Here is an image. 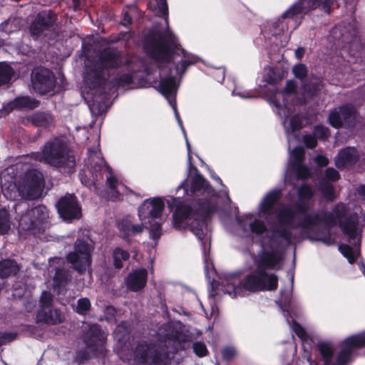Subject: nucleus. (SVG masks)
Wrapping results in <instances>:
<instances>
[{
  "label": "nucleus",
  "instance_id": "33",
  "mask_svg": "<svg viewBox=\"0 0 365 365\" xmlns=\"http://www.w3.org/2000/svg\"><path fill=\"white\" fill-rule=\"evenodd\" d=\"M341 253L348 259L349 262L352 264L359 256V249H352L347 245H341L339 247Z\"/></svg>",
  "mask_w": 365,
  "mask_h": 365
},
{
  "label": "nucleus",
  "instance_id": "25",
  "mask_svg": "<svg viewBox=\"0 0 365 365\" xmlns=\"http://www.w3.org/2000/svg\"><path fill=\"white\" fill-rule=\"evenodd\" d=\"M279 190H274L267 193L259 205L258 210L259 217H266L269 215L272 212L274 205L279 200Z\"/></svg>",
  "mask_w": 365,
  "mask_h": 365
},
{
  "label": "nucleus",
  "instance_id": "64",
  "mask_svg": "<svg viewBox=\"0 0 365 365\" xmlns=\"http://www.w3.org/2000/svg\"><path fill=\"white\" fill-rule=\"evenodd\" d=\"M304 102V100H303V101H299V103H303Z\"/></svg>",
  "mask_w": 365,
  "mask_h": 365
},
{
  "label": "nucleus",
  "instance_id": "8",
  "mask_svg": "<svg viewBox=\"0 0 365 365\" xmlns=\"http://www.w3.org/2000/svg\"><path fill=\"white\" fill-rule=\"evenodd\" d=\"M165 75H166V69L165 68H161L160 71V83L158 86V91L165 97V98L168 100L169 104L173 108L175 117H176V118H177V120L184 133V135H185V140H186V145H187V160H188V164H189V167H190V173L192 169H193V170H196V169H195V168H193L192 165L191 155H190V145L187 139L186 134L182 128V123L180 121V116L178 113L177 108H176V102H175V93L177 91V85H176L175 76L172 72L170 73V75H169L168 76H165Z\"/></svg>",
  "mask_w": 365,
  "mask_h": 365
},
{
  "label": "nucleus",
  "instance_id": "46",
  "mask_svg": "<svg viewBox=\"0 0 365 365\" xmlns=\"http://www.w3.org/2000/svg\"><path fill=\"white\" fill-rule=\"evenodd\" d=\"M325 177L329 180L336 181L339 178V174L334 168H327L325 171Z\"/></svg>",
  "mask_w": 365,
  "mask_h": 365
},
{
  "label": "nucleus",
  "instance_id": "49",
  "mask_svg": "<svg viewBox=\"0 0 365 365\" xmlns=\"http://www.w3.org/2000/svg\"><path fill=\"white\" fill-rule=\"evenodd\" d=\"M16 337V334L14 333H7L4 334L1 336H0V346L2 344L9 342L14 339Z\"/></svg>",
  "mask_w": 365,
  "mask_h": 365
},
{
  "label": "nucleus",
  "instance_id": "59",
  "mask_svg": "<svg viewBox=\"0 0 365 365\" xmlns=\"http://www.w3.org/2000/svg\"><path fill=\"white\" fill-rule=\"evenodd\" d=\"M212 178H215L216 180L219 181L220 183L222 182V181L219 177H215L214 175H212Z\"/></svg>",
  "mask_w": 365,
  "mask_h": 365
},
{
  "label": "nucleus",
  "instance_id": "41",
  "mask_svg": "<svg viewBox=\"0 0 365 365\" xmlns=\"http://www.w3.org/2000/svg\"><path fill=\"white\" fill-rule=\"evenodd\" d=\"M126 334H128V329L124 323L118 325L113 333L114 337L119 341L123 339V336Z\"/></svg>",
  "mask_w": 365,
  "mask_h": 365
},
{
  "label": "nucleus",
  "instance_id": "14",
  "mask_svg": "<svg viewBox=\"0 0 365 365\" xmlns=\"http://www.w3.org/2000/svg\"><path fill=\"white\" fill-rule=\"evenodd\" d=\"M52 296L48 292H43L41 297V307L36 315L37 322L48 324H56L63 320V316L51 306Z\"/></svg>",
  "mask_w": 365,
  "mask_h": 365
},
{
  "label": "nucleus",
  "instance_id": "53",
  "mask_svg": "<svg viewBox=\"0 0 365 365\" xmlns=\"http://www.w3.org/2000/svg\"><path fill=\"white\" fill-rule=\"evenodd\" d=\"M304 54V49L298 48L295 51V56L298 59H301Z\"/></svg>",
  "mask_w": 365,
  "mask_h": 365
},
{
  "label": "nucleus",
  "instance_id": "61",
  "mask_svg": "<svg viewBox=\"0 0 365 365\" xmlns=\"http://www.w3.org/2000/svg\"><path fill=\"white\" fill-rule=\"evenodd\" d=\"M54 289H57V290L58 291V290H59V289H60V288H59V285L56 284V285H55V287H54Z\"/></svg>",
  "mask_w": 365,
  "mask_h": 365
},
{
  "label": "nucleus",
  "instance_id": "29",
  "mask_svg": "<svg viewBox=\"0 0 365 365\" xmlns=\"http://www.w3.org/2000/svg\"><path fill=\"white\" fill-rule=\"evenodd\" d=\"M19 270L18 264L12 260L0 262V278L4 279L11 274H15Z\"/></svg>",
  "mask_w": 365,
  "mask_h": 365
},
{
  "label": "nucleus",
  "instance_id": "32",
  "mask_svg": "<svg viewBox=\"0 0 365 365\" xmlns=\"http://www.w3.org/2000/svg\"><path fill=\"white\" fill-rule=\"evenodd\" d=\"M113 257L115 267L120 269L123 267V261L128 260L130 257V254L120 247H116L113 250Z\"/></svg>",
  "mask_w": 365,
  "mask_h": 365
},
{
  "label": "nucleus",
  "instance_id": "18",
  "mask_svg": "<svg viewBox=\"0 0 365 365\" xmlns=\"http://www.w3.org/2000/svg\"><path fill=\"white\" fill-rule=\"evenodd\" d=\"M57 209L64 220L70 221L81 216V208L73 195H66L61 198L57 203Z\"/></svg>",
  "mask_w": 365,
  "mask_h": 365
},
{
  "label": "nucleus",
  "instance_id": "24",
  "mask_svg": "<svg viewBox=\"0 0 365 365\" xmlns=\"http://www.w3.org/2000/svg\"><path fill=\"white\" fill-rule=\"evenodd\" d=\"M153 348L149 347L147 344L138 345L134 351V360L140 363H153L155 365H160L159 361L161 357L158 354L153 355Z\"/></svg>",
  "mask_w": 365,
  "mask_h": 365
},
{
  "label": "nucleus",
  "instance_id": "47",
  "mask_svg": "<svg viewBox=\"0 0 365 365\" xmlns=\"http://www.w3.org/2000/svg\"><path fill=\"white\" fill-rule=\"evenodd\" d=\"M236 350L233 347L225 348L222 351V357L226 360H230L236 355Z\"/></svg>",
  "mask_w": 365,
  "mask_h": 365
},
{
  "label": "nucleus",
  "instance_id": "58",
  "mask_svg": "<svg viewBox=\"0 0 365 365\" xmlns=\"http://www.w3.org/2000/svg\"><path fill=\"white\" fill-rule=\"evenodd\" d=\"M120 357H121L123 360H128V361H130V359H129V358H125V357H124L121 353H120Z\"/></svg>",
  "mask_w": 365,
  "mask_h": 365
},
{
  "label": "nucleus",
  "instance_id": "1",
  "mask_svg": "<svg viewBox=\"0 0 365 365\" xmlns=\"http://www.w3.org/2000/svg\"><path fill=\"white\" fill-rule=\"evenodd\" d=\"M312 196V189L307 185H302L299 190L297 205L294 208L283 206L279 210L277 223L272 228L274 236L290 242L292 237L298 233L308 234L315 227L324 222L329 225H339L350 240H356L359 244L357 211L351 212L349 206L346 208L343 203H339L331 213L323 217L318 215H308L306 212L308 207L304 202Z\"/></svg>",
  "mask_w": 365,
  "mask_h": 365
},
{
  "label": "nucleus",
  "instance_id": "34",
  "mask_svg": "<svg viewBox=\"0 0 365 365\" xmlns=\"http://www.w3.org/2000/svg\"><path fill=\"white\" fill-rule=\"evenodd\" d=\"M36 225L32 215H30V210L23 214L19 219V228L22 230H31L35 228Z\"/></svg>",
  "mask_w": 365,
  "mask_h": 365
},
{
  "label": "nucleus",
  "instance_id": "20",
  "mask_svg": "<svg viewBox=\"0 0 365 365\" xmlns=\"http://www.w3.org/2000/svg\"><path fill=\"white\" fill-rule=\"evenodd\" d=\"M107 334L96 325H91L85 337L86 346L93 351H102Z\"/></svg>",
  "mask_w": 365,
  "mask_h": 365
},
{
  "label": "nucleus",
  "instance_id": "12",
  "mask_svg": "<svg viewBox=\"0 0 365 365\" xmlns=\"http://www.w3.org/2000/svg\"><path fill=\"white\" fill-rule=\"evenodd\" d=\"M183 188L185 194L190 195L195 194L197 191L202 190V192L210 197V199L203 202L200 208V212H202L206 215H209L215 209L213 202L215 200L214 195V190L209 186L205 180L202 175L196 174L190 182L188 179H186L182 182L178 187V189Z\"/></svg>",
  "mask_w": 365,
  "mask_h": 365
},
{
  "label": "nucleus",
  "instance_id": "56",
  "mask_svg": "<svg viewBox=\"0 0 365 365\" xmlns=\"http://www.w3.org/2000/svg\"><path fill=\"white\" fill-rule=\"evenodd\" d=\"M232 276H233V275H232ZM230 277H231V276L228 277L225 279V282H222V284H223V289H222V290H223V292H224L225 293H226V292H225V285L227 284V279H228Z\"/></svg>",
  "mask_w": 365,
  "mask_h": 365
},
{
  "label": "nucleus",
  "instance_id": "22",
  "mask_svg": "<svg viewBox=\"0 0 365 365\" xmlns=\"http://www.w3.org/2000/svg\"><path fill=\"white\" fill-rule=\"evenodd\" d=\"M237 219L245 232L251 231L255 234L260 235L266 230L264 222L257 218L253 220V215L251 213L246 214L242 217H237Z\"/></svg>",
  "mask_w": 365,
  "mask_h": 365
},
{
  "label": "nucleus",
  "instance_id": "62",
  "mask_svg": "<svg viewBox=\"0 0 365 365\" xmlns=\"http://www.w3.org/2000/svg\"><path fill=\"white\" fill-rule=\"evenodd\" d=\"M317 89H319V85H318V84H317V85L315 86V87H314V91H316V90H317Z\"/></svg>",
  "mask_w": 365,
  "mask_h": 365
},
{
  "label": "nucleus",
  "instance_id": "35",
  "mask_svg": "<svg viewBox=\"0 0 365 365\" xmlns=\"http://www.w3.org/2000/svg\"><path fill=\"white\" fill-rule=\"evenodd\" d=\"M319 190L327 200L333 201L335 199L334 187L327 180H323L320 182Z\"/></svg>",
  "mask_w": 365,
  "mask_h": 365
},
{
  "label": "nucleus",
  "instance_id": "3",
  "mask_svg": "<svg viewBox=\"0 0 365 365\" xmlns=\"http://www.w3.org/2000/svg\"><path fill=\"white\" fill-rule=\"evenodd\" d=\"M283 255L279 250L264 251L259 255L257 268L248 274L244 281L238 275L230 277L225 292L232 297L245 296L247 292L274 290L277 287L278 279L268 270H279L282 267Z\"/></svg>",
  "mask_w": 365,
  "mask_h": 365
},
{
  "label": "nucleus",
  "instance_id": "60",
  "mask_svg": "<svg viewBox=\"0 0 365 365\" xmlns=\"http://www.w3.org/2000/svg\"><path fill=\"white\" fill-rule=\"evenodd\" d=\"M94 106H95V105H94V104H93L92 106H90V109H91V110L92 112H94Z\"/></svg>",
  "mask_w": 365,
  "mask_h": 365
},
{
  "label": "nucleus",
  "instance_id": "48",
  "mask_svg": "<svg viewBox=\"0 0 365 365\" xmlns=\"http://www.w3.org/2000/svg\"><path fill=\"white\" fill-rule=\"evenodd\" d=\"M304 141L308 148H312L317 145V140L314 136L310 135H304Z\"/></svg>",
  "mask_w": 365,
  "mask_h": 365
},
{
  "label": "nucleus",
  "instance_id": "5",
  "mask_svg": "<svg viewBox=\"0 0 365 365\" xmlns=\"http://www.w3.org/2000/svg\"><path fill=\"white\" fill-rule=\"evenodd\" d=\"M163 207V201L160 197L145 200L138 209V217L141 225H133L128 222L120 224V232L125 237L140 233L145 228L150 231L153 239L158 238L161 234L160 226L163 222L162 217Z\"/></svg>",
  "mask_w": 365,
  "mask_h": 365
},
{
  "label": "nucleus",
  "instance_id": "17",
  "mask_svg": "<svg viewBox=\"0 0 365 365\" xmlns=\"http://www.w3.org/2000/svg\"><path fill=\"white\" fill-rule=\"evenodd\" d=\"M356 113L353 107L342 106L334 109L329 114V120L334 128L354 125Z\"/></svg>",
  "mask_w": 365,
  "mask_h": 365
},
{
  "label": "nucleus",
  "instance_id": "43",
  "mask_svg": "<svg viewBox=\"0 0 365 365\" xmlns=\"http://www.w3.org/2000/svg\"><path fill=\"white\" fill-rule=\"evenodd\" d=\"M193 350L198 356H204L207 354V350L203 343L196 342L193 344Z\"/></svg>",
  "mask_w": 365,
  "mask_h": 365
},
{
  "label": "nucleus",
  "instance_id": "28",
  "mask_svg": "<svg viewBox=\"0 0 365 365\" xmlns=\"http://www.w3.org/2000/svg\"><path fill=\"white\" fill-rule=\"evenodd\" d=\"M30 215L36 227H38L48 217L47 208L44 205H38L30 210Z\"/></svg>",
  "mask_w": 365,
  "mask_h": 365
},
{
  "label": "nucleus",
  "instance_id": "39",
  "mask_svg": "<svg viewBox=\"0 0 365 365\" xmlns=\"http://www.w3.org/2000/svg\"><path fill=\"white\" fill-rule=\"evenodd\" d=\"M91 307L90 301L87 298H82L78 301L76 311L78 313L84 314Z\"/></svg>",
  "mask_w": 365,
  "mask_h": 365
},
{
  "label": "nucleus",
  "instance_id": "31",
  "mask_svg": "<svg viewBox=\"0 0 365 365\" xmlns=\"http://www.w3.org/2000/svg\"><path fill=\"white\" fill-rule=\"evenodd\" d=\"M38 105L37 101L31 99L28 97H21L16 98L14 102L11 103L9 106L10 107L9 111H11L14 107H26L29 108H34Z\"/></svg>",
  "mask_w": 365,
  "mask_h": 365
},
{
  "label": "nucleus",
  "instance_id": "38",
  "mask_svg": "<svg viewBox=\"0 0 365 365\" xmlns=\"http://www.w3.org/2000/svg\"><path fill=\"white\" fill-rule=\"evenodd\" d=\"M19 28V21L16 19H9L1 24V29L6 33H11Z\"/></svg>",
  "mask_w": 365,
  "mask_h": 365
},
{
  "label": "nucleus",
  "instance_id": "27",
  "mask_svg": "<svg viewBox=\"0 0 365 365\" xmlns=\"http://www.w3.org/2000/svg\"><path fill=\"white\" fill-rule=\"evenodd\" d=\"M34 125L38 128H46L53 123V117L48 113L40 112L32 114L28 118Z\"/></svg>",
  "mask_w": 365,
  "mask_h": 365
},
{
  "label": "nucleus",
  "instance_id": "45",
  "mask_svg": "<svg viewBox=\"0 0 365 365\" xmlns=\"http://www.w3.org/2000/svg\"><path fill=\"white\" fill-rule=\"evenodd\" d=\"M314 135L318 138L326 139L329 136L328 129L322 125L317 126L314 130Z\"/></svg>",
  "mask_w": 365,
  "mask_h": 365
},
{
  "label": "nucleus",
  "instance_id": "37",
  "mask_svg": "<svg viewBox=\"0 0 365 365\" xmlns=\"http://www.w3.org/2000/svg\"><path fill=\"white\" fill-rule=\"evenodd\" d=\"M11 228V221L8 211L5 208L0 210V234L7 232Z\"/></svg>",
  "mask_w": 365,
  "mask_h": 365
},
{
  "label": "nucleus",
  "instance_id": "44",
  "mask_svg": "<svg viewBox=\"0 0 365 365\" xmlns=\"http://www.w3.org/2000/svg\"><path fill=\"white\" fill-rule=\"evenodd\" d=\"M292 329L295 334L302 340L306 341L307 340V333L303 327H302L299 324H297L296 322L292 323Z\"/></svg>",
  "mask_w": 365,
  "mask_h": 365
},
{
  "label": "nucleus",
  "instance_id": "9",
  "mask_svg": "<svg viewBox=\"0 0 365 365\" xmlns=\"http://www.w3.org/2000/svg\"><path fill=\"white\" fill-rule=\"evenodd\" d=\"M89 162L91 168L97 170H104L108 173L107 183L110 190L111 197L117 199L120 195L127 193L128 188L121 182H119L113 174L111 169L108 166L101 156L98 146L94 149H88Z\"/></svg>",
  "mask_w": 365,
  "mask_h": 365
},
{
  "label": "nucleus",
  "instance_id": "4",
  "mask_svg": "<svg viewBox=\"0 0 365 365\" xmlns=\"http://www.w3.org/2000/svg\"><path fill=\"white\" fill-rule=\"evenodd\" d=\"M120 64L118 53L111 48L104 50L99 56L98 61L92 66H86L84 81L91 90L99 93H110L113 88L125 86L132 81L130 74H120L113 78L112 69Z\"/></svg>",
  "mask_w": 365,
  "mask_h": 365
},
{
  "label": "nucleus",
  "instance_id": "6",
  "mask_svg": "<svg viewBox=\"0 0 365 365\" xmlns=\"http://www.w3.org/2000/svg\"><path fill=\"white\" fill-rule=\"evenodd\" d=\"M296 88L294 81L289 80L287 82L283 91L275 92L269 99L270 103L275 106L277 114L284 118L282 124L287 136L289 149L291 148L294 140H299V137L294 133L302 128V121L299 117L291 115L293 113V104L289 102V101L294 100Z\"/></svg>",
  "mask_w": 365,
  "mask_h": 365
},
{
  "label": "nucleus",
  "instance_id": "51",
  "mask_svg": "<svg viewBox=\"0 0 365 365\" xmlns=\"http://www.w3.org/2000/svg\"><path fill=\"white\" fill-rule=\"evenodd\" d=\"M232 93H233V95L239 96L241 98H251V97H252V96L250 95L247 92H245V91L243 92V93L238 92L236 88L234 89V91H232Z\"/></svg>",
  "mask_w": 365,
  "mask_h": 365
},
{
  "label": "nucleus",
  "instance_id": "57",
  "mask_svg": "<svg viewBox=\"0 0 365 365\" xmlns=\"http://www.w3.org/2000/svg\"><path fill=\"white\" fill-rule=\"evenodd\" d=\"M309 365H318L317 363H316L315 361H312L310 359H309Z\"/></svg>",
  "mask_w": 365,
  "mask_h": 365
},
{
  "label": "nucleus",
  "instance_id": "19",
  "mask_svg": "<svg viewBox=\"0 0 365 365\" xmlns=\"http://www.w3.org/2000/svg\"><path fill=\"white\" fill-rule=\"evenodd\" d=\"M304 157V149L302 147H296L290 153L289 166L288 172L293 170L298 178H304L309 175V170L302 165Z\"/></svg>",
  "mask_w": 365,
  "mask_h": 365
},
{
  "label": "nucleus",
  "instance_id": "63",
  "mask_svg": "<svg viewBox=\"0 0 365 365\" xmlns=\"http://www.w3.org/2000/svg\"><path fill=\"white\" fill-rule=\"evenodd\" d=\"M304 91H307V86H306V87H304Z\"/></svg>",
  "mask_w": 365,
  "mask_h": 365
},
{
  "label": "nucleus",
  "instance_id": "30",
  "mask_svg": "<svg viewBox=\"0 0 365 365\" xmlns=\"http://www.w3.org/2000/svg\"><path fill=\"white\" fill-rule=\"evenodd\" d=\"M317 349L324 361V364L327 365L334 354L333 346L329 342H321L317 344Z\"/></svg>",
  "mask_w": 365,
  "mask_h": 365
},
{
  "label": "nucleus",
  "instance_id": "42",
  "mask_svg": "<svg viewBox=\"0 0 365 365\" xmlns=\"http://www.w3.org/2000/svg\"><path fill=\"white\" fill-rule=\"evenodd\" d=\"M293 73L297 78L302 79L307 76V67L303 64L296 65L293 68Z\"/></svg>",
  "mask_w": 365,
  "mask_h": 365
},
{
  "label": "nucleus",
  "instance_id": "15",
  "mask_svg": "<svg viewBox=\"0 0 365 365\" xmlns=\"http://www.w3.org/2000/svg\"><path fill=\"white\" fill-rule=\"evenodd\" d=\"M55 80L53 73L47 68H36L31 73L33 88L40 94H45L53 90Z\"/></svg>",
  "mask_w": 365,
  "mask_h": 365
},
{
  "label": "nucleus",
  "instance_id": "21",
  "mask_svg": "<svg viewBox=\"0 0 365 365\" xmlns=\"http://www.w3.org/2000/svg\"><path fill=\"white\" fill-rule=\"evenodd\" d=\"M148 272L145 269H138L131 272L125 280L128 289L138 292L143 289L146 284Z\"/></svg>",
  "mask_w": 365,
  "mask_h": 365
},
{
  "label": "nucleus",
  "instance_id": "40",
  "mask_svg": "<svg viewBox=\"0 0 365 365\" xmlns=\"http://www.w3.org/2000/svg\"><path fill=\"white\" fill-rule=\"evenodd\" d=\"M281 78H282L279 76L276 75L273 68H269L266 71L264 79L269 84H275L277 82L281 80Z\"/></svg>",
  "mask_w": 365,
  "mask_h": 365
},
{
  "label": "nucleus",
  "instance_id": "50",
  "mask_svg": "<svg viewBox=\"0 0 365 365\" xmlns=\"http://www.w3.org/2000/svg\"><path fill=\"white\" fill-rule=\"evenodd\" d=\"M316 162L320 166H325L328 164L329 160H328L327 158H326L323 155H319L316 158Z\"/></svg>",
  "mask_w": 365,
  "mask_h": 365
},
{
  "label": "nucleus",
  "instance_id": "23",
  "mask_svg": "<svg viewBox=\"0 0 365 365\" xmlns=\"http://www.w3.org/2000/svg\"><path fill=\"white\" fill-rule=\"evenodd\" d=\"M55 14L50 10L39 12L31 26V32L37 35L44 29L51 26L56 21Z\"/></svg>",
  "mask_w": 365,
  "mask_h": 365
},
{
  "label": "nucleus",
  "instance_id": "7",
  "mask_svg": "<svg viewBox=\"0 0 365 365\" xmlns=\"http://www.w3.org/2000/svg\"><path fill=\"white\" fill-rule=\"evenodd\" d=\"M39 160H44L64 173H71L74 171L73 155L67 150L61 140L56 138L48 141L44 145Z\"/></svg>",
  "mask_w": 365,
  "mask_h": 365
},
{
  "label": "nucleus",
  "instance_id": "10",
  "mask_svg": "<svg viewBox=\"0 0 365 365\" xmlns=\"http://www.w3.org/2000/svg\"><path fill=\"white\" fill-rule=\"evenodd\" d=\"M195 214L188 206L180 205L173 215L174 222L178 227L189 225L191 231L202 241L207 232V225L204 217L197 219L195 217Z\"/></svg>",
  "mask_w": 365,
  "mask_h": 365
},
{
  "label": "nucleus",
  "instance_id": "55",
  "mask_svg": "<svg viewBox=\"0 0 365 365\" xmlns=\"http://www.w3.org/2000/svg\"><path fill=\"white\" fill-rule=\"evenodd\" d=\"M359 192H360V194L363 196L365 197V185L364 186H361L359 190Z\"/></svg>",
  "mask_w": 365,
  "mask_h": 365
},
{
  "label": "nucleus",
  "instance_id": "52",
  "mask_svg": "<svg viewBox=\"0 0 365 365\" xmlns=\"http://www.w3.org/2000/svg\"><path fill=\"white\" fill-rule=\"evenodd\" d=\"M131 23V17L129 16V14L126 12L124 14L123 19L122 21V24L124 26H127Z\"/></svg>",
  "mask_w": 365,
  "mask_h": 365
},
{
  "label": "nucleus",
  "instance_id": "54",
  "mask_svg": "<svg viewBox=\"0 0 365 365\" xmlns=\"http://www.w3.org/2000/svg\"><path fill=\"white\" fill-rule=\"evenodd\" d=\"M4 196L10 200H14L16 198V194H12L11 192H9V190H4L3 191Z\"/></svg>",
  "mask_w": 365,
  "mask_h": 365
},
{
  "label": "nucleus",
  "instance_id": "16",
  "mask_svg": "<svg viewBox=\"0 0 365 365\" xmlns=\"http://www.w3.org/2000/svg\"><path fill=\"white\" fill-rule=\"evenodd\" d=\"M334 0H300L282 15L283 18L292 17L296 14L307 13L312 9L322 6V9L329 13Z\"/></svg>",
  "mask_w": 365,
  "mask_h": 365
},
{
  "label": "nucleus",
  "instance_id": "11",
  "mask_svg": "<svg viewBox=\"0 0 365 365\" xmlns=\"http://www.w3.org/2000/svg\"><path fill=\"white\" fill-rule=\"evenodd\" d=\"M44 185L43 174L37 170H31L19 180L17 190L21 197L33 200L41 196Z\"/></svg>",
  "mask_w": 365,
  "mask_h": 365
},
{
  "label": "nucleus",
  "instance_id": "36",
  "mask_svg": "<svg viewBox=\"0 0 365 365\" xmlns=\"http://www.w3.org/2000/svg\"><path fill=\"white\" fill-rule=\"evenodd\" d=\"M12 68L4 63H0V85L8 83L13 76Z\"/></svg>",
  "mask_w": 365,
  "mask_h": 365
},
{
  "label": "nucleus",
  "instance_id": "2",
  "mask_svg": "<svg viewBox=\"0 0 365 365\" xmlns=\"http://www.w3.org/2000/svg\"><path fill=\"white\" fill-rule=\"evenodd\" d=\"M156 14L165 16V28L156 30L146 37L145 48L153 58L166 62L171 60L178 62L175 74H182L188 66L195 63L199 58L179 47L177 38L168 27V8L166 1L156 0Z\"/></svg>",
  "mask_w": 365,
  "mask_h": 365
},
{
  "label": "nucleus",
  "instance_id": "13",
  "mask_svg": "<svg viewBox=\"0 0 365 365\" xmlns=\"http://www.w3.org/2000/svg\"><path fill=\"white\" fill-rule=\"evenodd\" d=\"M91 246L82 240H77L75 245V250L70 253L68 261L71 263L78 272H85L91 264Z\"/></svg>",
  "mask_w": 365,
  "mask_h": 365
},
{
  "label": "nucleus",
  "instance_id": "26",
  "mask_svg": "<svg viewBox=\"0 0 365 365\" xmlns=\"http://www.w3.org/2000/svg\"><path fill=\"white\" fill-rule=\"evenodd\" d=\"M358 159L357 151L354 148L341 150L335 158L336 165L341 168L354 164Z\"/></svg>",
  "mask_w": 365,
  "mask_h": 365
}]
</instances>
